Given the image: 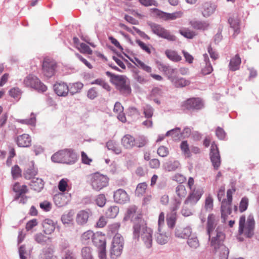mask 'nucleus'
Masks as SVG:
<instances>
[{
  "label": "nucleus",
  "instance_id": "1",
  "mask_svg": "<svg viewBox=\"0 0 259 259\" xmlns=\"http://www.w3.org/2000/svg\"><path fill=\"white\" fill-rule=\"evenodd\" d=\"M137 208L133 205L128 208L123 219V222H126L131 220L134 223L133 237L135 239H139L141 236L143 241L146 247L148 248L152 246V230L147 226V224L142 219L141 214L133 218L135 214Z\"/></svg>",
  "mask_w": 259,
  "mask_h": 259
},
{
  "label": "nucleus",
  "instance_id": "2",
  "mask_svg": "<svg viewBox=\"0 0 259 259\" xmlns=\"http://www.w3.org/2000/svg\"><path fill=\"white\" fill-rule=\"evenodd\" d=\"M78 156L72 149H64L53 154L52 161L56 163L73 164L77 160Z\"/></svg>",
  "mask_w": 259,
  "mask_h": 259
},
{
  "label": "nucleus",
  "instance_id": "3",
  "mask_svg": "<svg viewBox=\"0 0 259 259\" xmlns=\"http://www.w3.org/2000/svg\"><path fill=\"white\" fill-rule=\"evenodd\" d=\"M216 236L211 238L210 240V246L214 247V253L219 250V259H228L229 250L223 242L225 238V234L222 231L219 230L218 228L215 230Z\"/></svg>",
  "mask_w": 259,
  "mask_h": 259
},
{
  "label": "nucleus",
  "instance_id": "4",
  "mask_svg": "<svg viewBox=\"0 0 259 259\" xmlns=\"http://www.w3.org/2000/svg\"><path fill=\"white\" fill-rule=\"evenodd\" d=\"M255 221L253 215L248 216L246 222V217L242 215L239 221V235H243L246 238H251L254 234Z\"/></svg>",
  "mask_w": 259,
  "mask_h": 259
},
{
  "label": "nucleus",
  "instance_id": "5",
  "mask_svg": "<svg viewBox=\"0 0 259 259\" xmlns=\"http://www.w3.org/2000/svg\"><path fill=\"white\" fill-rule=\"evenodd\" d=\"M204 108V104L199 98H191L184 102L181 105L182 110L185 113L197 112Z\"/></svg>",
  "mask_w": 259,
  "mask_h": 259
},
{
  "label": "nucleus",
  "instance_id": "6",
  "mask_svg": "<svg viewBox=\"0 0 259 259\" xmlns=\"http://www.w3.org/2000/svg\"><path fill=\"white\" fill-rule=\"evenodd\" d=\"M147 24L151 28L152 32L159 37L169 41H174L176 40V36L170 34L168 30L165 29L160 25L151 21H148Z\"/></svg>",
  "mask_w": 259,
  "mask_h": 259
},
{
  "label": "nucleus",
  "instance_id": "7",
  "mask_svg": "<svg viewBox=\"0 0 259 259\" xmlns=\"http://www.w3.org/2000/svg\"><path fill=\"white\" fill-rule=\"evenodd\" d=\"M112 83L115 85L116 89L121 94L130 95L131 94L132 89L130 81L126 76L118 75Z\"/></svg>",
  "mask_w": 259,
  "mask_h": 259
},
{
  "label": "nucleus",
  "instance_id": "8",
  "mask_svg": "<svg viewBox=\"0 0 259 259\" xmlns=\"http://www.w3.org/2000/svg\"><path fill=\"white\" fill-rule=\"evenodd\" d=\"M26 87H30L39 92H44L47 91V87L35 76L29 74L23 81Z\"/></svg>",
  "mask_w": 259,
  "mask_h": 259
},
{
  "label": "nucleus",
  "instance_id": "9",
  "mask_svg": "<svg viewBox=\"0 0 259 259\" xmlns=\"http://www.w3.org/2000/svg\"><path fill=\"white\" fill-rule=\"evenodd\" d=\"M108 178L106 176L100 174L99 172L95 173L92 177L91 185L94 190L99 191L108 184Z\"/></svg>",
  "mask_w": 259,
  "mask_h": 259
},
{
  "label": "nucleus",
  "instance_id": "10",
  "mask_svg": "<svg viewBox=\"0 0 259 259\" xmlns=\"http://www.w3.org/2000/svg\"><path fill=\"white\" fill-rule=\"evenodd\" d=\"M56 66V63L53 60L49 58H44L42 65L44 75L47 78H51L55 74Z\"/></svg>",
  "mask_w": 259,
  "mask_h": 259
},
{
  "label": "nucleus",
  "instance_id": "11",
  "mask_svg": "<svg viewBox=\"0 0 259 259\" xmlns=\"http://www.w3.org/2000/svg\"><path fill=\"white\" fill-rule=\"evenodd\" d=\"M209 156L214 169L218 170L220 166L221 161L219 148L214 143L211 145Z\"/></svg>",
  "mask_w": 259,
  "mask_h": 259
},
{
  "label": "nucleus",
  "instance_id": "12",
  "mask_svg": "<svg viewBox=\"0 0 259 259\" xmlns=\"http://www.w3.org/2000/svg\"><path fill=\"white\" fill-rule=\"evenodd\" d=\"M151 11L157 17L166 21L174 20L177 18L181 17V13L180 12L169 13L159 10L157 8L152 9Z\"/></svg>",
  "mask_w": 259,
  "mask_h": 259
},
{
  "label": "nucleus",
  "instance_id": "13",
  "mask_svg": "<svg viewBox=\"0 0 259 259\" xmlns=\"http://www.w3.org/2000/svg\"><path fill=\"white\" fill-rule=\"evenodd\" d=\"M114 201L119 204H125L130 201V197L126 192L122 189H119L114 192Z\"/></svg>",
  "mask_w": 259,
  "mask_h": 259
},
{
  "label": "nucleus",
  "instance_id": "14",
  "mask_svg": "<svg viewBox=\"0 0 259 259\" xmlns=\"http://www.w3.org/2000/svg\"><path fill=\"white\" fill-rule=\"evenodd\" d=\"M55 93L59 96L65 97L69 93L68 85L64 82H57L53 86Z\"/></svg>",
  "mask_w": 259,
  "mask_h": 259
},
{
  "label": "nucleus",
  "instance_id": "15",
  "mask_svg": "<svg viewBox=\"0 0 259 259\" xmlns=\"http://www.w3.org/2000/svg\"><path fill=\"white\" fill-rule=\"evenodd\" d=\"M228 23L234 31L233 35H237L240 32V20L236 14H233L228 19Z\"/></svg>",
  "mask_w": 259,
  "mask_h": 259
},
{
  "label": "nucleus",
  "instance_id": "16",
  "mask_svg": "<svg viewBox=\"0 0 259 259\" xmlns=\"http://www.w3.org/2000/svg\"><path fill=\"white\" fill-rule=\"evenodd\" d=\"M216 6L210 3L205 2L201 5V11L204 17H208L212 15L215 11Z\"/></svg>",
  "mask_w": 259,
  "mask_h": 259
},
{
  "label": "nucleus",
  "instance_id": "17",
  "mask_svg": "<svg viewBox=\"0 0 259 259\" xmlns=\"http://www.w3.org/2000/svg\"><path fill=\"white\" fill-rule=\"evenodd\" d=\"M91 211L89 210H81L77 214L76 221L78 225H83L88 222Z\"/></svg>",
  "mask_w": 259,
  "mask_h": 259
},
{
  "label": "nucleus",
  "instance_id": "18",
  "mask_svg": "<svg viewBox=\"0 0 259 259\" xmlns=\"http://www.w3.org/2000/svg\"><path fill=\"white\" fill-rule=\"evenodd\" d=\"M71 195L65 193H59L54 197V202L56 205L61 207L67 204Z\"/></svg>",
  "mask_w": 259,
  "mask_h": 259
},
{
  "label": "nucleus",
  "instance_id": "19",
  "mask_svg": "<svg viewBox=\"0 0 259 259\" xmlns=\"http://www.w3.org/2000/svg\"><path fill=\"white\" fill-rule=\"evenodd\" d=\"M16 142L20 147H29L31 146V139L29 135L24 134L18 136Z\"/></svg>",
  "mask_w": 259,
  "mask_h": 259
},
{
  "label": "nucleus",
  "instance_id": "20",
  "mask_svg": "<svg viewBox=\"0 0 259 259\" xmlns=\"http://www.w3.org/2000/svg\"><path fill=\"white\" fill-rule=\"evenodd\" d=\"M202 195V194L199 190H194L190 193L184 203L185 204H191V205H194L200 199Z\"/></svg>",
  "mask_w": 259,
  "mask_h": 259
},
{
  "label": "nucleus",
  "instance_id": "21",
  "mask_svg": "<svg viewBox=\"0 0 259 259\" xmlns=\"http://www.w3.org/2000/svg\"><path fill=\"white\" fill-rule=\"evenodd\" d=\"M92 242L94 245L98 248L106 246V237L101 232L95 233Z\"/></svg>",
  "mask_w": 259,
  "mask_h": 259
},
{
  "label": "nucleus",
  "instance_id": "22",
  "mask_svg": "<svg viewBox=\"0 0 259 259\" xmlns=\"http://www.w3.org/2000/svg\"><path fill=\"white\" fill-rule=\"evenodd\" d=\"M231 205L227 203L226 199H223L221 206V218L223 219L224 222H225L228 215L232 212Z\"/></svg>",
  "mask_w": 259,
  "mask_h": 259
},
{
  "label": "nucleus",
  "instance_id": "23",
  "mask_svg": "<svg viewBox=\"0 0 259 259\" xmlns=\"http://www.w3.org/2000/svg\"><path fill=\"white\" fill-rule=\"evenodd\" d=\"M42 227L44 233L49 235L54 231L56 228V224L53 220L46 219L42 222Z\"/></svg>",
  "mask_w": 259,
  "mask_h": 259
},
{
  "label": "nucleus",
  "instance_id": "24",
  "mask_svg": "<svg viewBox=\"0 0 259 259\" xmlns=\"http://www.w3.org/2000/svg\"><path fill=\"white\" fill-rule=\"evenodd\" d=\"M121 144L125 149H132L135 145V138L127 134L121 139Z\"/></svg>",
  "mask_w": 259,
  "mask_h": 259
},
{
  "label": "nucleus",
  "instance_id": "25",
  "mask_svg": "<svg viewBox=\"0 0 259 259\" xmlns=\"http://www.w3.org/2000/svg\"><path fill=\"white\" fill-rule=\"evenodd\" d=\"M170 81L176 88H183L190 84V81L183 77L176 76L175 78L170 77Z\"/></svg>",
  "mask_w": 259,
  "mask_h": 259
},
{
  "label": "nucleus",
  "instance_id": "26",
  "mask_svg": "<svg viewBox=\"0 0 259 259\" xmlns=\"http://www.w3.org/2000/svg\"><path fill=\"white\" fill-rule=\"evenodd\" d=\"M159 66L161 67L162 71L166 75L167 79L170 80V77L172 78H175L177 75V68H172L169 65H164L162 63H160Z\"/></svg>",
  "mask_w": 259,
  "mask_h": 259
},
{
  "label": "nucleus",
  "instance_id": "27",
  "mask_svg": "<svg viewBox=\"0 0 259 259\" xmlns=\"http://www.w3.org/2000/svg\"><path fill=\"white\" fill-rule=\"evenodd\" d=\"M191 228L187 227L183 229L177 228L175 230V236L181 238H188L191 236Z\"/></svg>",
  "mask_w": 259,
  "mask_h": 259
},
{
  "label": "nucleus",
  "instance_id": "28",
  "mask_svg": "<svg viewBox=\"0 0 259 259\" xmlns=\"http://www.w3.org/2000/svg\"><path fill=\"white\" fill-rule=\"evenodd\" d=\"M214 223H215V215L211 213L209 214L207 218V234L208 235L209 240L210 241L211 240V233L212 232L213 230L214 229Z\"/></svg>",
  "mask_w": 259,
  "mask_h": 259
},
{
  "label": "nucleus",
  "instance_id": "29",
  "mask_svg": "<svg viewBox=\"0 0 259 259\" xmlns=\"http://www.w3.org/2000/svg\"><path fill=\"white\" fill-rule=\"evenodd\" d=\"M31 189L36 192H40L44 187V182L41 179L33 178L30 182Z\"/></svg>",
  "mask_w": 259,
  "mask_h": 259
},
{
  "label": "nucleus",
  "instance_id": "30",
  "mask_svg": "<svg viewBox=\"0 0 259 259\" xmlns=\"http://www.w3.org/2000/svg\"><path fill=\"white\" fill-rule=\"evenodd\" d=\"M68 85L69 92L71 95L79 93L83 87V84L79 81L69 83Z\"/></svg>",
  "mask_w": 259,
  "mask_h": 259
},
{
  "label": "nucleus",
  "instance_id": "31",
  "mask_svg": "<svg viewBox=\"0 0 259 259\" xmlns=\"http://www.w3.org/2000/svg\"><path fill=\"white\" fill-rule=\"evenodd\" d=\"M31 163V165L27 168L23 174L24 178L27 180L33 179V177L37 174V169H35L34 167V162L32 161Z\"/></svg>",
  "mask_w": 259,
  "mask_h": 259
},
{
  "label": "nucleus",
  "instance_id": "32",
  "mask_svg": "<svg viewBox=\"0 0 259 259\" xmlns=\"http://www.w3.org/2000/svg\"><path fill=\"white\" fill-rule=\"evenodd\" d=\"M190 24L193 28L197 30H206L209 26V24L205 21H191Z\"/></svg>",
  "mask_w": 259,
  "mask_h": 259
},
{
  "label": "nucleus",
  "instance_id": "33",
  "mask_svg": "<svg viewBox=\"0 0 259 259\" xmlns=\"http://www.w3.org/2000/svg\"><path fill=\"white\" fill-rule=\"evenodd\" d=\"M241 58L238 55H236L235 57L230 60L229 63L230 69L234 71L238 70L241 64Z\"/></svg>",
  "mask_w": 259,
  "mask_h": 259
},
{
  "label": "nucleus",
  "instance_id": "34",
  "mask_svg": "<svg viewBox=\"0 0 259 259\" xmlns=\"http://www.w3.org/2000/svg\"><path fill=\"white\" fill-rule=\"evenodd\" d=\"M205 66L201 69V73L203 75L209 74L212 71V66L211 65L208 55L205 54L203 55Z\"/></svg>",
  "mask_w": 259,
  "mask_h": 259
},
{
  "label": "nucleus",
  "instance_id": "35",
  "mask_svg": "<svg viewBox=\"0 0 259 259\" xmlns=\"http://www.w3.org/2000/svg\"><path fill=\"white\" fill-rule=\"evenodd\" d=\"M180 164L177 160L168 161L163 164L164 169L167 171L176 170L180 166Z\"/></svg>",
  "mask_w": 259,
  "mask_h": 259
},
{
  "label": "nucleus",
  "instance_id": "36",
  "mask_svg": "<svg viewBox=\"0 0 259 259\" xmlns=\"http://www.w3.org/2000/svg\"><path fill=\"white\" fill-rule=\"evenodd\" d=\"M123 246L122 245H116L112 244L110 250V255L112 258H116L120 255Z\"/></svg>",
  "mask_w": 259,
  "mask_h": 259
},
{
  "label": "nucleus",
  "instance_id": "37",
  "mask_svg": "<svg viewBox=\"0 0 259 259\" xmlns=\"http://www.w3.org/2000/svg\"><path fill=\"white\" fill-rule=\"evenodd\" d=\"M181 129L180 127H176L171 130L167 131L165 136L168 137L171 136L174 140H180L182 138L181 136Z\"/></svg>",
  "mask_w": 259,
  "mask_h": 259
},
{
  "label": "nucleus",
  "instance_id": "38",
  "mask_svg": "<svg viewBox=\"0 0 259 259\" xmlns=\"http://www.w3.org/2000/svg\"><path fill=\"white\" fill-rule=\"evenodd\" d=\"M109 40L111 41V42L114 45L116 48H117L118 49H119L121 52L132 63H134V61L133 59H132L131 57H130L127 54L125 53V52H123V48L121 46L119 41L115 38L113 36H108Z\"/></svg>",
  "mask_w": 259,
  "mask_h": 259
},
{
  "label": "nucleus",
  "instance_id": "39",
  "mask_svg": "<svg viewBox=\"0 0 259 259\" xmlns=\"http://www.w3.org/2000/svg\"><path fill=\"white\" fill-rule=\"evenodd\" d=\"M165 54L169 59L174 62H179L182 59L181 56L175 51L166 50Z\"/></svg>",
  "mask_w": 259,
  "mask_h": 259
},
{
  "label": "nucleus",
  "instance_id": "40",
  "mask_svg": "<svg viewBox=\"0 0 259 259\" xmlns=\"http://www.w3.org/2000/svg\"><path fill=\"white\" fill-rule=\"evenodd\" d=\"M74 211L70 209L67 213H64L61 217V221L64 225L69 224L73 221Z\"/></svg>",
  "mask_w": 259,
  "mask_h": 259
},
{
  "label": "nucleus",
  "instance_id": "41",
  "mask_svg": "<svg viewBox=\"0 0 259 259\" xmlns=\"http://www.w3.org/2000/svg\"><path fill=\"white\" fill-rule=\"evenodd\" d=\"M53 250L50 247H45L41 251V253L39 255L40 259H51L53 257Z\"/></svg>",
  "mask_w": 259,
  "mask_h": 259
},
{
  "label": "nucleus",
  "instance_id": "42",
  "mask_svg": "<svg viewBox=\"0 0 259 259\" xmlns=\"http://www.w3.org/2000/svg\"><path fill=\"white\" fill-rule=\"evenodd\" d=\"M106 146L109 150H111L116 154L121 153V148L117 146L113 141H109L106 143Z\"/></svg>",
  "mask_w": 259,
  "mask_h": 259
},
{
  "label": "nucleus",
  "instance_id": "43",
  "mask_svg": "<svg viewBox=\"0 0 259 259\" xmlns=\"http://www.w3.org/2000/svg\"><path fill=\"white\" fill-rule=\"evenodd\" d=\"M119 212V207L117 206H112L106 212V215L108 218H115Z\"/></svg>",
  "mask_w": 259,
  "mask_h": 259
},
{
  "label": "nucleus",
  "instance_id": "44",
  "mask_svg": "<svg viewBox=\"0 0 259 259\" xmlns=\"http://www.w3.org/2000/svg\"><path fill=\"white\" fill-rule=\"evenodd\" d=\"M148 140L144 136H140L135 139V146L142 148L147 144Z\"/></svg>",
  "mask_w": 259,
  "mask_h": 259
},
{
  "label": "nucleus",
  "instance_id": "45",
  "mask_svg": "<svg viewBox=\"0 0 259 259\" xmlns=\"http://www.w3.org/2000/svg\"><path fill=\"white\" fill-rule=\"evenodd\" d=\"M134 60L137 62V64H136L135 62L134 63L139 68L148 73H150L152 71V68L151 67L146 65L144 62H143L138 58L135 57Z\"/></svg>",
  "mask_w": 259,
  "mask_h": 259
},
{
  "label": "nucleus",
  "instance_id": "46",
  "mask_svg": "<svg viewBox=\"0 0 259 259\" xmlns=\"http://www.w3.org/2000/svg\"><path fill=\"white\" fill-rule=\"evenodd\" d=\"M179 32L184 37L188 39H192L196 35L194 31L186 28L180 29Z\"/></svg>",
  "mask_w": 259,
  "mask_h": 259
},
{
  "label": "nucleus",
  "instance_id": "47",
  "mask_svg": "<svg viewBox=\"0 0 259 259\" xmlns=\"http://www.w3.org/2000/svg\"><path fill=\"white\" fill-rule=\"evenodd\" d=\"M187 243L192 248H196L199 246V241L197 237L194 235H191L188 238Z\"/></svg>",
  "mask_w": 259,
  "mask_h": 259
},
{
  "label": "nucleus",
  "instance_id": "48",
  "mask_svg": "<svg viewBox=\"0 0 259 259\" xmlns=\"http://www.w3.org/2000/svg\"><path fill=\"white\" fill-rule=\"evenodd\" d=\"M81 256L82 259H94L91 248L89 247H84L82 248Z\"/></svg>",
  "mask_w": 259,
  "mask_h": 259
},
{
  "label": "nucleus",
  "instance_id": "49",
  "mask_svg": "<svg viewBox=\"0 0 259 259\" xmlns=\"http://www.w3.org/2000/svg\"><path fill=\"white\" fill-rule=\"evenodd\" d=\"M181 150L184 152L187 157H190L191 155L190 149L187 141H183L180 144Z\"/></svg>",
  "mask_w": 259,
  "mask_h": 259
},
{
  "label": "nucleus",
  "instance_id": "50",
  "mask_svg": "<svg viewBox=\"0 0 259 259\" xmlns=\"http://www.w3.org/2000/svg\"><path fill=\"white\" fill-rule=\"evenodd\" d=\"M22 170L18 165H15L11 168V174L13 179L16 180L17 178L21 177Z\"/></svg>",
  "mask_w": 259,
  "mask_h": 259
},
{
  "label": "nucleus",
  "instance_id": "51",
  "mask_svg": "<svg viewBox=\"0 0 259 259\" xmlns=\"http://www.w3.org/2000/svg\"><path fill=\"white\" fill-rule=\"evenodd\" d=\"M176 192L177 193V195L180 198H183L185 197L186 195L187 192L186 190L185 187L182 185L180 184L179 185L176 189Z\"/></svg>",
  "mask_w": 259,
  "mask_h": 259
},
{
  "label": "nucleus",
  "instance_id": "52",
  "mask_svg": "<svg viewBox=\"0 0 259 259\" xmlns=\"http://www.w3.org/2000/svg\"><path fill=\"white\" fill-rule=\"evenodd\" d=\"M50 239L49 237L45 236L42 233L36 234L34 236L35 240L39 244H44Z\"/></svg>",
  "mask_w": 259,
  "mask_h": 259
},
{
  "label": "nucleus",
  "instance_id": "53",
  "mask_svg": "<svg viewBox=\"0 0 259 259\" xmlns=\"http://www.w3.org/2000/svg\"><path fill=\"white\" fill-rule=\"evenodd\" d=\"M248 199L247 197H243L239 204V211L240 212H243L245 211L248 207Z\"/></svg>",
  "mask_w": 259,
  "mask_h": 259
},
{
  "label": "nucleus",
  "instance_id": "54",
  "mask_svg": "<svg viewBox=\"0 0 259 259\" xmlns=\"http://www.w3.org/2000/svg\"><path fill=\"white\" fill-rule=\"evenodd\" d=\"M95 233L91 230H88L87 232H84L81 235V241L83 243H87V241L90 240V238H92L93 240V238L94 236Z\"/></svg>",
  "mask_w": 259,
  "mask_h": 259
},
{
  "label": "nucleus",
  "instance_id": "55",
  "mask_svg": "<svg viewBox=\"0 0 259 259\" xmlns=\"http://www.w3.org/2000/svg\"><path fill=\"white\" fill-rule=\"evenodd\" d=\"M159 233H157L156 236V241L158 244L163 245L167 242L168 241V237L165 234L160 233L159 232Z\"/></svg>",
  "mask_w": 259,
  "mask_h": 259
},
{
  "label": "nucleus",
  "instance_id": "56",
  "mask_svg": "<svg viewBox=\"0 0 259 259\" xmlns=\"http://www.w3.org/2000/svg\"><path fill=\"white\" fill-rule=\"evenodd\" d=\"M112 244L123 246V238L120 234H116L113 237L112 241Z\"/></svg>",
  "mask_w": 259,
  "mask_h": 259
},
{
  "label": "nucleus",
  "instance_id": "57",
  "mask_svg": "<svg viewBox=\"0 0 259 259\" xmlns=\"http://www.w3.org/2000/svg\"><path fill=\"white\" fill-rule=\"evenodd\" d=\"M31 115V116H33L31 117L28 119H19L18 121L23 124H26L30 125H34L35 124L36 118L34 116V114L33 113H32Z\"/></svg>",
  "mask_w": 259,
  "mask_h": 259
},
{
  "label": "nucleus",
  "instance_id": "58",
  "mask_svg": "<svg viewBox=\"0 0 259 259\" xmlns=\"http://www.w3.org/2000/svg\"><path fill=\"white\" fill-rule=\"evenodd\" d=\"M9 94L11 97L16 99L20 98L21 92L18 88H13L9 91Z\"/></svg>",
  "mask_w": 259,
  "mask_h": 259
},
{
  "label": "nucleus",
  "instance_id": "59",
  "mask_svg": "<svg viewBox=\"0 0 259 259\" xmlns=\"http://www.w3.org/2000/svg\"><path fill=\"white\" fill-rule=\"evenodd\" d=\"M80 52L83 54H87L88 55H92L93 51L90 47L84 43L80 44Z\"/></svg>",
  "mask_w": 259,
  "mask_h": 259
},
{
  "label": "nucleus",
  "instance_id": "60",
  "mask_svg": "<svg viewBox=\"0 0 259 259\" xmlns=\"http://www.w3.org/2000/svg\"><path fill=\"white\" fill-rule=\"evenodd\" d=\"M215 135L219 139L223 140L226 136V133L223 128L218 126L215 130Z\"/></svg>",
  "mask_w": 259,
  "mask_h": 259
},
{
  "label": "nucleus",
  "instance_id": "61",
  "mask_svg": "<svg viewBox=\"0 0 259 259\" xmlns=\"http://www.w3.org/2000/svg\"><path fill=\"white\" fill-rule=\"evenodd\" d=\"M106 201V199L104 194L99 195L96 200V204L98 206L101 207H103L105 205Z\"/></svg>",
  "mask_w": 259,
  "mask_h": 259
},
{
  "label": "nucleus",
  "instance_id": "62",
  "mask_svg": "<svg viewBox=\"0 0 259 259\" xmlns=\"http://www.w3.org/2000/svg\"><path fill=\"white\" fill-rule=\"evenodd\" d=\"M168 153V148L164 146H160L157 149V154L161 157H166Z\"/></svg>",
  "mask_w": 259,
  "mask_h": 259
},
{
  "label": "nucleus",
  "instance_id": "63",
  "mask_svg": "<svg viewBox=\"0 0 259 259\" xmlns=\"http://www.w3.org/2000/svg\"><path fill=\"white\" fill-rule=\"evenodd\" d=\"M20 259H27L25 254H27L25 245H21L18 248Z\"/></svg>",
  "mask_w": 259,
  "mask_h": 259
},
{
  "label": "nucleus",
  "instance_id": "64",
  "mask_svg": "<svg viewBox=\"0 0 259 259\" xmlns=\"http://www.w3.org/2000/svg\"><path fill=\"white\" fill-rule=\"evenodd\" d=\"M98 96V93L95 87H93L89 90L87 93V97L91 100L95 99Z\"/></svg>",
  "mask_w": 259,
  "mask_h": 259
}]
</instances>
